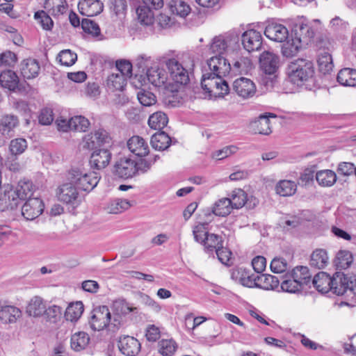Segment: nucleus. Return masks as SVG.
<instances>
[{
  "label": "nucleus",
  "instance_id": "obj_1",
  "mask_svg": "<svg viewBox=\"0 0 356 356\" xmlns=\"http://www.w3.org/2000/svg\"><path fill=\"white\" fill-rule=\"evenodd\" d=\"M314 70L309 61L298 59L291 62L286 70L289 81L298 87H302L313 77Z\"/></svg>",
  "mask_w": 356,
  "mask_h": 356
},
{
  "label": "nucleus",
  "instance_id": "obj_2",
  "mask_svg": "<svg viewBox=\"0 0 356 356\" xmlns=\"http://www.w3.org/2000/svg\"><path fill=\"white\" fill-rule=\"evenodd\" d=\"M67 179L75 187L84 191H92L98 184L99 177L95 172H85L79 168H72L67 175Z\"/></svg>",
  "mask_w": 356,
  "mask_h": 356
},
{
  "label": "nucleus",
  "instance_id": "obj_3",
  "mask_svg": "<svg viewBox=\"0 0 356 356\" xmlns=\"http://www.w3.org/2000/svg\"><path fill=\"white\" fill-rule=\"evenodd\" d=\"M170 76L177 86H186L190 82L188 73L182 65L175 58L165 60Z\"/></svg>",
  "mask_w": 356,
  "mask_h": 356
},
{
  "label": "nucleus",
  "instance_id": "obj_4",
  "mask_svg": "<svg viewBox=\"0 0 356 356\" xmlns=\"http://www.w3.org/2000/svg\"><path fill=\"white\" fill-rule=\"evenodd\" d=\"M83 142V147L89 149L96 148L97 145L111 147L113 144L110 134L103 129H99L94 133L85 136Z\"/></svg>",
  "mask_w": 356,
  "mask_h": 356
},
{
  "label": "nucleus",
  "instance_id": "obj_5",
  "mask_svg": "<svg viewBox=\"0 0 356 356\" xmlns=\"http://www.w3.org/2000/svg\"><path fill=\"white\" fill-rule=\"evenodd\" d=\"M191 97L194 95V98L208 99L216 100L219 98H224L229 94H236L243 99H248L255 95L256 90H225V92L213 93V90H188Z\"/></svg>",
  "mask_w": 356,
  "mask_h": 356
},
{
  "label": "nucleus",
  "instance_id": "obj_6",
  "mask_svg": "<svg viewBox=\"0 0 356 356\" xmlns=\"http://www.w3.org/2000/svg\"><path fill=\"white\" fill-rule=\"evenodd\" d=\"M111 315L107 306H99L92 311L90 320V327L93 330H102L109 325Z\"/></svg>",
  "mask_w": 356,
  "mask_h": 356
},
{
  "label": "nucleus",
  "instance_id": "obj_7",
  "mask_svg": "<svg viewBox=\"0 0 356 356\" xmlns=\"http://www.w3.org/2000/svg\"><path fill=\"white\" fill-rule=\"evenodd\" d=\"M137 172V163L127 157L120 158L115 161L113 173L119 178L128 179Z\"/></svg>",
  "mask_w": 356,
  "mask_h": 356
},
{
  "label": "nucleus",
  "instance_id": "obj_8",
  "mask_svg": "<svg viewBox=\"0 0 356 356\" xmlns=\"http://www.w3.org/2000/svg\"><path fill=\"white\" fill-rule=\"evenodd\" d=\"M56 195L58 200L66 204L75 207L79 204L78 190L71 181L60 185L57 189Z\"/></svg>",
  "mask_w": 356,
  "mask_h": 356
},
{
  "label": "nucleus",
  "instance_id": "obj_9",
  "mask_svg": "<svg viewBox=\"0 0 356 356\" xmlns=\"http://www.w3.org/2000/svg\"><path fill=\"white\" fill-rule=\"evenodd\" d=\"M118 347L120 352L125 356H136L141 349L139 341L135 337L129 335L119 337Z\"/></svg>",
  "mask_w": 356,
  "mask_h": 356
},
{
  "label": "nucleus",
  "instance_id": "obj_10",
  "mask_svg": "<svg viewBox=\"0 0 356 356\" xmlns=\"http://www.w3.org/2000/svg\"><path fill=\"white\" fill-rule=\"evenodd\" d=\"M111 159L112 153L108 147L98 148L92 152L89 163L92 169L102 170L108 165Z\"/></svg>",
  "mask_w": 356,
  "mask_h": 356
},
{
  "label": "nucleus",
  "instance_id": "obj_11",
  "mask_svg": "<svg viewBox=\"0 0 356 356\" xmlns=\"http://www.w3.org/2000/svg\"><path fill=\"white\" fill-rule=\"evenodd\" d=\"M44 205L42 200L29 198L22 207V215L27 220H33L44 211Z\"/></svg>",
  "mask_w": 356,
  "mask_h": 356
},
{
  "label": "nucleus",
  "instance_id": "obj_12",
  "mask_svg": "<svg viewBox=\"0 0 356 356\" xmlns=\"http://www.w3.org/2000/svg\"><path fill=\"white\" fill-rule=\"evenodd\" d=\"M264 34L268 39L277 42H283L289 38L287 28L283 24L275 22L268 23Z\"/></svg>",
  "mask_w": 356,
  "mask_h": 356
},
{
  "label": "nucleus",
  "instance_id": "obj_13",
  "mask_svg": "<svg viewBox=\"0 0 356 356\" xmlns=\"http://www.w3.org/2000/svg\"><path fill=\"white\" fill-rule=\"evenodd\" d=\"M242 43L249 52L259 50L262 45L261 33L254 29L246 31L242 35Z\"/></svg>",
  "mask_w": 356,
  "mask_h": 356
},
{
  "label": "nucleus",
  "instance_id": "obj_14",
  "mask_svg": "<svg viewBox=\"0 0 356 356\" xmlns=\"http://www.w3.org/2000/svg\"><path fill=\"white\" fill-rule=\"evenodd\" d=\"M187 90H163L162 101L168 107H177L188 99Z\"/></svg>",
  "mask_w": 356,
  "mask_h": 356
},
{
  "label": "nucleus",
  "instance_id": "obj_15",
  "mask_svg": "<svg viewBox=\"0 0 356 356\" xmlns=\"http://www.w3.org/2000/svg\"><path fill=\"white\" fill-rule=\"evenodd\" d=\"M269 118H275L277 115L266 113L260 115L257 119L251 122V127L255 134L269 135L272 132Z\"/></svg>",
  "mask_w": 356,
  "mask_h": 356
},
{
  "label": "nucleus",
  "instance_id": "obj_16",
  "mask_svg": "<svg viewBox=\"0 0 356 356\" xmlns=\"http://www.w3.org/2000/svg\"><path fill=\"white\" fill-rule=\"evenodd\" d=\"M19 121L17 116L13 114H3L0 115V134L10 138L15 129L19 126Z\"/></svg>",
  "mask_w": 356,
  "mask_h": 356
},
{
  "label": "nucleus",
  "instance_id": "obj_17",
  "mask_svg": "<svg viewBox=\"0 0 356 356\" xmlns=\"http://www.w3.org/2000/svg\"><path fill=\"white\" fill-rule=\"evenodd\" d=\"M223 76L216 74L214 72L207 73L202 75L201 85L202 89H229L228 84Z\"/></svg>",
  "mask_w": 356,
  "mask_h": 356
},
{
  "label": "nucleus",
  "instance_id": "obj_18",
  "mask_svg": "<svg viewBox=\"0 0 356 356\" xmlns=\"http://www.w3.org/2000/svg\"><path fill=\"white\" fill-rule=\"evenodd\" d=\"M80 13L88 17L100 14L104 9V4L100 0H81L78 4Z\"/></svg>",
  "mask_w": 356,
  "mask_h": 356
},
{
  "label": "nucleus",
  "instance_id": "obj_19",
  "mask_svg": "<svg viewBox=\"0 0 356 356\" xmlns=\"http://www.w3.org/2000/svg\"><path fill=\"white\" fill-rule=\"evenodd\" d=\"M209 69L216 74L226 76L231 70V65L223 56H213L207 61Z\"/></svg>",
  "mask_w": 356,
  "mask_h": 356
},
{
  "label": "nucleus",
  "instance_id": "obj_20",
  "mask_svg": "<svg viewBox=\"0 0 356 356\" xmlns=\"http://www.w3.org/2000/svg\"><path fill=\"white\" fill-rule=\"evenodd\" d=\"M260 67L264 73H276L279 57L269 51L263 52L259 58Z\"/></svg>",
  "mask_w": 356,
  "mask_h": 356
},
{
  "label": "nucleus",
  "instance_id": "obj_21",
  "mask_svg": "<svg viewBox=\"0 0 356 356\" xmlns=\"http://www.w3.org/2000/svg\"><path fill=\"white\" fill-rule=\"evenodd\" d=\"M127 147L131 152L137 156L143 157L149 153L147 143L139 136H134L127 141Z\"/></svg>",
  "mask_w": 356,
  "mask_h": 356
},
{
  "label": "nucleus",
  "instance_id": "obj_22",
  "mask_svg": "<svg viewBox=\"0 0 356 356\" xmlns=\"http://www.w3.org/2000/svg\"><path fill=\"white\" fill-rule=\"evenodd\" d=\"M0 85L4 89H24L19 83L17 74L13 70H8L0 74Z\"/></svg>",
  "mask_w": 356,
  "mask_h": 356
},
{
  "label": "nucleus",
  "instance_id": "obj_23",
  "mask_svg": "<svg viewBox=\"0 0 356 356\" xmlns=\"http://www.w3.org/2000/svg\"><path fill=\"white\" fill-rule=\"evenodd\" d=\"M146 75L148 83L157 88L161 87L167 80L165 72L157 65L147 69Z\"/></svg>",
  "mask_w": 356,
  "mask_h": 356
},
{
  "label": "nucleus",
  "instance_id": "obj_24",
  "mask_svg": "<svg viewBox=\"0 0 356 356\" xmlns=\"http://www.w3.org/2000/svg\"><path fill=\"white\" fill-rule=\"evenodd\" d=\"M35 190V186L33 182L29 179H24L19 181L14 192L17 200H24L31 198Z\"/></svg>",
  "mask_w": 356,
  "mask_h": 356
},
{
  "label": "nucleus",
  "instance_id": "obj_25",
  "mask_svg": "<svg viewBox=\"0 0 356 356\" xmlns=\"http://www.w3.org/2000/svg\"><path fill=\"white\" fill-rule=\"evenodd\" d=\"M40 65L35 59L27 58L24 60L20 65V71L24 78L33 79L39 74Z\"/></svg>",
  "mask_w": 356,
  "mask_h": 356
},
{
  "label": "nucleus",
  "instance_id": "obj_26",
  "mask_svg": "<svg viewBox=\"0 0 356 356\" xmlns=\"http://www.w3.org/2000/svg\"><path fill=\"white\" fill-rule=\"evenodd\" d=\"M314 286L322 293L332 291V277L325 272L317 273L312 280Z\"/></svg>",
  "mask_w": 356,
  "mask_h": 356
},
{
  "label": "nucleus",
  "instance_id": "obj_27",
  "mask_svg": "<svg viewBox=\"0 0 356 356\" xmlns=\"http://www.w3.org/2000/svg\"><path fill=\"white\" fill-rule=\"evenodd\" d=\"M348 275L337 272L332 276V292L337 296L347 293Z\"/></svg>",
  "mask_w": 356,
  "mask_h": 356
},
{
  "label": "nucleus",
  "instance_id": "obj_28",
  "mask_svg": "<svg viewBox=\"0 0 356 356\" xmlns=\"http://www.w3.org/2000/svg\"><path fill=\"white\" fill-rule=\"evenodd\" d=\"M17 204V197L12 186L7 184L0 187V205L8 209L13 208Z\"/></svg>",
  "mask_w": 356,
  "mask_h": 356
},
{
  "label": "nucleus",
  "instance_id": "obj_29",
  "mask_svg": "<svg viewBox=\"0 0 356 356\" xmlns=\"http://www.w3.org/2000/svg\"><path fill=\"white\" fill-rule=\"evenodd\" d=\"M292 35L299 38L300 42L304 45L307 44L312 40L314 36V32L310 26L302 23L295 26Z\"/></svg>",
  "mask_w": 356,
  "mask_h": 356
},
{
  "label": "nucleus",
  "instance_id": "obj_30",
  "mask_svg": "<svg viewBox=\"0 0 356 356\" xmlns=\"http://www.w3.org/2000/svg\"><path fill=\"white\" fill-rule=\"evenodd\" d=\"M286 276L296 280L302 287L307 285L311 281V275L306 266H296L291 272L287 273Z\"/></svg>",
  "mask_w": 356,
  "mask_h": 356
},
{
  "label": "nucleus",
  "instance_id": "obj_31",
  "mask_svg": "<svg viewBox=\"0 0 356 356\" xmlns=\"http://www.w3.org/2000/svg\"><path fill=\"white\" fill-rule=\"evenodd\" d=\"M44 8L54 17L65 14L67 10L65 0H45Z\"/></svg>",
  "mask_w": 356,
  "mask_h": 356
},
{
  "label": "nucleus",
  "instance_id": "obj_32",
  "mask_svg": "<svg viewBox=\"0 0 356 356\" xmlns=\"http://www.w3.org/2000/svg\"><path fill=\"white\" fill-rule=\"evenodd\" d=\"M338 82L345 87L356 86V70L352 68H343L339 71L337 75Z\"/></svg>",
  "mask_w": 356,
  "mask_h": 356
},
{
  "label": "nucleus",
  "instance_id": "obj_33",
  "mask_svg": "<svg viewBox=\"0 0 356 356\" xmlns=\"http://www.w3.org/2000/svg\"><path fill=\"white\" fill-rule=\"evenodd\" d=\"M21 315V310L14 306L6 305L0 309V320L4 323L15 322Z\"/></svg>",
  "mask_w": 356,
  "mask_h": 356
},
{
  "label": "nucleus",
  "instance_id": "obj_34",
  "mask_svg": "<svg viewBox=\"0 0 356 356\" xmlns=\"http://www.w3.org/2000/svg\"><path fill=\"white\" fill-rule=\"evenodd\" d=\"M302 46L303 44L300 42V39L292 35L291 38L282 45V54L285 57L291 58L297 55Z\"/></svg>",
  "mask_w": 356,
  "mask_h": 356
},
{
  "label": "nucleus",
  "instance_id": "obj_35",
  "mask_svg": "<svg viewBox=\"0 0 356 356\" xmlns=\"http://www.w3.org/2000/svg\"><path fill=\"white\" fill-rule=\"evenodd\" d=\"M172 140L164 131H160L152 135L151 144L153 148L158 150H165L170 145Z\"/></svg>",
  "mask_w": 356,
  "mask_h": 356
},
{
  "label": "nucleus",
  "instance_id": "obj_36",
  "mask_svg": "<svg viewBox=\"0 0 356 356\" xmlns=\"http://www.w3.org/2000/svg\"><path fill=\"white\" fill-rule=\"evenodd\" d=\"M46 305L43 300L39 296H35L30 300L27 307L26 313L34 317L40 316L44 314Z\"/></svg>",
  "mask_w": 356,
  "mask_h": 356
},
{
  "label": "nucleus",
  "instance_id": "obj_37",
  "mask_svg": "<svg viewBox=\"0 0 356 356\" xmlns=\"http://www.w3.org/2000/svg\"><path fill=\"white\" fill-rule=\"evenodd\" d=\"M222 244L223 240L222 236L213 233H209L204 238V241L202 243L204 250L207 253H213L216 251V249L222 248Z\"/></svg>",
  "mask_w": 356,
  "mask_h": 356
},
{
  "label": "nucleus",
  "instance_id": "obj_38",
  "mask_svg": "<svg viewBox=\"0 0 356 356\" xmlns=\"http://www.w3.org/2000/svg\"><path fill=\"white\" fill-rule=\"evenodd\" d=\"M327 264L328 256L325 250L316 249L312 252L309 262L312 267L316 269H322L324 268Z\"/></svg>",
  "mask_w": 356,
  "mask_h": 356
},
{
  "label": "nucleus",
  "instance_id": "obj_39",
  "mask_svg": "<svg viewBox=\"0 0 356 356\" xmlns=\"http://www.w3.org/2000/svg\"><path fill=\"white\" fill-rule=\"evenodd\" d=\"M228 43L227 39L222 35L214 37L209 44V50L211 54L216 56H222L227 51Z\"/></svg>",
  "mask_w": 356,
  "mask_h": 356
},
{
  "label": "nucleus",
  "instance_id": "obj_40",
  "mask_svg": "<svg viewBox=\"0 0 356 356\" xmlns=\"http://www.w3.org/2000/svg\"><path fill=\"white\" fill-rule=\"evenodd\" d=\"M257 288L265 290H275L280 286V281L278 278L274 275L268 274H262L257 277Z\"/></svg>",
  "mask_w": 356,
  "mask_h": 356
},
{
  "label": "nucleus",
  "instance_id": "obj_41",
  "mask_svg": "<svg viewBox=\"0 0 356 356\" xmlns=\"http://www.w3.org/2000/svg\"><path fill=\"white\" fill-rule=\"evenodd\" d=\"M316 180L320 186L330 187L336 182L337 175L330 170H320L316 174Z\"/></svg>",
  "mask_w": 356,
  "mask_h": 356
},
{
  "label": "nucleus",
  "instance_id": "obj_42",
  "mask_svg": "<svg viewBox=\"0 0 356 356\" xmlns=\"http://www.w3.org/2000/svg\"><path fill=\"white\" fill-rule=\"evenodd\" d=\"M167 115L161 111L156 112L151 115L148 119V124L151 129L161 131L168 124Z\"/></svg>",
  "mask_w": 356,
  "mask_h": 356
},
{
  "label": "nucleus",
  "instance_id": "obj_43",
  "mask_svg": "<svg viewBox=\"0 0 356 356\" xmlns=\"http://www.w3.org/2000/svg\"><path fill=\"white\" fill-rule=\"evenodd\" d=\"M89 341L90 337L86 332H76L71 337V348L75 351H80L88 346Z\"/></svg>",
  "mask_w": 356,
  "mask_h": 356
},
{
  "label": "nucleus",
  "instance_id": "obj_44",
  "mask_svg": "<svg viewBox=\"0 0 356 356\" xmlns=\"http://www.w3.org/2000/svg\"><path fill=\"white\" fill-rule=\"evenodd\" d=\"M297 189L296 184L290 180H281L276 186V193L280 196L286 197L293 195Z\"/></svg>",
  "mask_w": 356,
  "mask_h": 356
},
{
  "label": "nucleus",
  "instance_id": "obj_45",
  "mask_svg": "<svg viewBox=\"0 0 356 356\" xmlns=\"http://www.w3.org/2000/svg\"><path fill=\"white\" fill-rule=\"evenodd\" d=\"M83 310L84 308L82 302L77 301L71 303L65 310V317L67 321H76L81 316Z\"/></svg>",
  "mask_w": 356,
  "mask_h": 356
},
{
  "label": "nucleus",
  "instance_id": "obj_46",
  "mask_svg": "<svg viewBox=\"0 0 356 356\" xmlns=\"http://www.w3.org/2000/svg\"><path fill=\"white\" fill-rule=\"evenodd\" d=\"M353 257L348 250H340L337 254L334 265L337 269H346L352 264Z\"/></svg>",
  "mask_w": 356,
  "mask_h": 356
},
{
  "label": "nucleus",
  "instance_id": "obj_47",
  "mask_svg": "<svg viewBox=\"0 0 356 356\" xmlns=\"http://www.w3.org/2000/svg\"><path fill=\"white\" fill-rule=\"evenodd\" d=\"M232 209L229 198L223 197L214 204L212 212L218 216H226L231 213Z\"/></svg>",
  "mask_w": 356,
  "mask_h": 356
},
{
  "label": "nucleus",
  "instance_id": "obj_48",
  "mask_svg": "<svg viewBox=\"0 0 356 356\" xmlns=\"http://www.w3.org/2000/svg\"><path fill=\"white\" fill-rule=\"evenodd\" d=\"M138 19L140 24L144 25H151L154 22V14L149 7L140 5L136 10Z\"/></svg>",
  "mask_w": 356,
  "mask_h": 356
},
{
  "label": "nucleus",
  "instance_id": "obj_49",
  "mask_svg": "<svg viewBox=\"0 0 356 356\" xmlns=\"http://www.w3.org/2000/svg\"><path fill=\"white\" fill-rule=\"evenodd\" d=\"M112 309L113 313L125 316L130 312H136L138 308L131 306L124 299H118L113 302Z\"/></svg>",
  "mask_w": 356,
  "mask_h": 356
},
{
  "label": "nucleus",
  "instance_id": "obj_50",
  "mask_svg": "<svg viewBox=\"0 0 356 356\" xmlns=\"http://www.w3.org/2000/svg\"><path fill=\"white\" fill-rule=\"evenodd\" d=\"M132 206V204L126 199H115L111 200L107 207L108 212L110 213H120L127 210Z\"/></svg>",
  "mask_w": 356,
  "mask_h": 356
},
{
  "label": "nucleus",
  "instance_id": "obj_51",
  "mask_svg": "<svg viewBox=\"0 0 356 356\" xmlns=\"http://www.w3.org/2000/svg\"><path fill=\"white\" fill-rule=\"evenodd\" d=\"M127 80L123 74L113 73L107 77L106 86L113 89H124Z\"/></svg>",
  "mask_w": 356,
  "mask_h": 356
},
{
  "label": "nucleus",
  "instance_id": "obj_52",
  "mask_svg": "<svg viewBox=\"0 0 356 356\" xmlns=\"http://www.w3.org/2000/svg\"><path fill=\"white\" fill-rule=\"evenodd\" d=\"M177 348V344L172 339H161L158 343V350L163 356H171Z\"/></svg>",
  "mask_w": 356,
  "mask_h": 356
},
{
  "label": "nucleus",
  "instance_id": "obj_53",
  "mask_svg": "<svg viewBox=\"0 0 356 356\" xmlns=\"http://www.w3.org/2000/svg\"><path fill=\"white\" fill-rule=\"evenodd\" d=\"M170 8L173 14L186 17L191 12L190 6L181 0H174L170 5Z\"/></svg>",
  "mask_w": 356,
  "mask_h": 356
},
{
  "label": "nucleus",
  "instance_id": "obj_54",
  "mask_svg": "<svg viewBox=\"0 0 356 356\" xmlns=\"http://www.w3.org/2000/svg\"><path fill=\"white\" fill-rule=\"evenodd\" d=\"M229 201L233 209L242 208L247 202V194L242 189H235L232 191Z\"/></svg>",
  "mask_w": 356,
  "mask_h": 356
},
{
  "label": "nucleus",
  "instance_id": "obj_55",
  "mask_svg": "<svg viewBox=\"0 0 356 356\" xmlns=\"http://www.w3.org/2000/svg\"><path fill=\"white\" fill-rule=\"evenodd\" d=\"M110 4L112 13L118 18L122 19L125 17L127 10L126 0H111Z\"/></svg>",
  "mask_w": 356,
  "mask_h": 356
},
{
  "label": "nucleus",
  "instance_id": "obj_56",
  "mask_svg": "<svg viewBox=\"0 0 356 356\" xmlns=\"http://www.w3.org/2000/svg\"><path fill=\"white\" fill-rule=\"evenodd\" d=\"M56 59L62 65L70 67L77 60V55L70 49H64L60 51Z\"/></svg>",
  "mask_w": 356,
  "mask_h": 356
},
{
  "label": "nucleus",
  "instance_id": "obj_57",
  "mask_svg": "<svg viewBox=\"0 0 356 356\" xmlns=\"http://www.w3.org/2000/svg\"><path fill=\"white\" fill-rule=\"evenodd\" d=\"M280 287L283 291L296 293L300 292L302 287L297 282V281L293 278L286 276V273L284 275V280L281 282Z\"/></svg>",
  "mask_w": 356,
  "mask_h": 356
},
{
  "label": "nucleus",
  "instance_id": "obj_58",
  "mask_svg": "<svg viewBox=\"0 0 356 356\" xmlns=\"http://www.w3.org/2000/svg\"><path fill=\"white\" fill-rule=\"evenodd\" d=\"M233 70L235 72H246L252 67V63L248 57L241 56L233 62Z\"/></svg>",
  "mask_w": 356,
  "mask_h": 356
},
{
  "label": "nucleus",
  "instance_id": "obj_59",
  "mask_svg": "<svg viewBox=\"0 0 356 356\" xmlns=\"http://www.w3.org/2000/svg\"><path fill=\"white\" fill-rule=\"evenodd\" d=\"M89 120L82 115L71 118V130L85 132L89 127Z\"/></svg>",
  "mask_w": 356,
  "mask_h": 356
},
{
  "label": "nucleus",
  "instance_id": "obj_60",
  "mask_svg": "<svg viewBox=\"0 0 356 356\" xmlns=\"http://www.w3.org/2000/svg\"><path fill=\"white\" fill-rule=\"evenodd\" d=\"M27 148V142L24 138H18L10 141L9 150L13 155L22 154Z\"/></svg>",
  "mask_w": 356,
  "mask_h": 356
},
{
  "label": "nucleus",
  "instance_id": "obj_61",
  "mask_svg": "<svg viewBox=\"0 0 356 356\" xmlns=\"http://www.w3.org/2000/svg\"><path fill=\"white\" fill-rule=\"evenodd\" d=\"M319 70L323 74L330 73L333 69L332 58L330 54H321L318 60Z\"/></svg>",
  "mask_w": 356,
  "mask_h": 356
},
{
  "label": "nucleus",
  "instance_id": "obj_62",
  "mask_svg": "<svg viewBox=\"0 0 356 356\" xmlns=\"http://www.w3.org/2000/svg\"><path fill=\"white\" fill-rule=\"evenodd\" d=\"M140 103L145 106H150L156 102V95L151 90H140L137 94Z\"/></svg>",
  "mask_w": 356,
  "mask_h": 356
},
{
  "label": "nucleus",
  "instance_id": "obj_63",
  "mask_svg": "<svg viewBox=\"0 0 356 356\" xmlns=\"http://www.w3.org/2000/svg\"><path fill=\"white\" fill-rule=\"evenodd\" d=\"M208 223H199L193 227V234L194 239L196 242L202 243L204 241V238L209 235Z\"/></svg>",
  "mask_w": 356,
  "mask_h": 356
},
{
  "label": "nucleus",
  "instance_id": "obj_64",
  "mask_svg": "<svg viewBox=\"0 0 356 356\" xmlns=\"http://www.w3.org/2000/svg\"><path fill=\"white\" fill-rule=\"evenodd\" d=\"M270 270L274 273H282L289 268L287 261L283 257H275L270 263Z\"/></svg>",
  "mask_w": 356,
  "mask_h": 356
}]
</instances>
